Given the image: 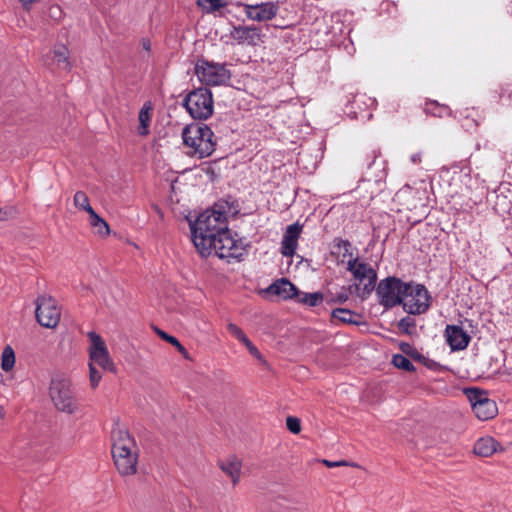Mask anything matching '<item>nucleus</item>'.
I'll use <instances>...</instances> for the list:
<instances>
[{
  "label": "nucleus",
  "instance_id": "nucleus-1",
  "mask_svg": "<svg viewBox=\"0 0 512 512\" xmlns=\"http://www.w3.org/2000/svg\"><path fill=\"white\" fill-rule=\"evenodd\" d=\"M228 227L226 215L214 209L201 213L194 222H190L192 241L202 256L211 254V245Z\"/></svg>",
  "mask_w": 512,
  "mask_h": 512
},
{
  "label": "nucleus",
  "instance_id": "nucleus-2",
  "mask_svg": "<svg viewBox=\"0 0 512 512\" xmlns=\"http://www.w3.org/2000/svg\"><path fill=\"white\" fill-rule=\"evenodd\" d=\"M111 440L112 457L118 472L123 476L136 474L139 449L135 439L126 429L117 426L111 432Z\"/></svg>",
  "mask_w": 512,
  "mask_h": 512
},
{
  "label": "nucleus",
  "instance_id": "nucleus-3",
  "mask_svg": "<svg viewBox=\"0 0 512 512\" xmlns=\"http://www.w3.org/2000/svg\"><path fill=\"white\" fill-rule=\"evenodd\" d=\"M184 144L190 148L189 154L199 159L210 156L216 146L214 132L205 124H190L182 131Z\"/></svg>",
  "mask_w": 512,
  "mask_h": 512
},
{
  "label": "nucleus",
  "instance_id": "nucleus-4",
  "mask_svg": "<svg viewBox=\"0 0 512 512\" xmlns=\"http://www.w3.org/2000/svg\"><path fill=\"white\" fill-rule=\"evenodd\" d=\"M49 396L57 410L74 414L79 410V404L72 388V382L66 377H55L49 386Z\"/></svg>",
  "mask_w": 512,
  "mask_h": 512
},
{
  "label": "nucleus",
  "instance_id": "nucleus-5",
  "mask_svg": "<svg viewBox=\"0 0 512 512\" xmlns=\"http://www.w3.org/2000/svg\"><path fill=\"white\" fill-rule=\"evenodd\" d=\"M183 107L193 119H208L214 110L212 92L202 87L190 91L183 100Z\"/></svg>",
  "mask_w": 512,
  "mask_h": 512
},
{
  "label": "nucleus",
  "instance_id": "nucleus-6",
  "mask_svg": "<svg viewBox=\"0 0 512 512\" xmlns=\"http://www.w3.org/2000/svg\"><path fill=\"white\" fill-rule=\"evenodd\" d=\"M247 245L242 239H236L232 232L226 228L217 238H214L211 245V252L227 262L241 261L247 253Z\"/></svg>",
  "mask_w": 512,
  "mask_h": 512
},
{
  "label": "nucleus",
  "instance_id": "nucleus-7",
  "mask_svg": "<svg viewBox=\"0 0 512 512\" xmlns=\"http://www.w3.org/2000/svg\"><path fill=\"white\" fill-rule=\"evenodd\" d=\"M195 74L202 84L207 86L224 85L231 79L226 64L199 59L195 65Z\"/></svg>",
  "mask_w": 512,
  "mask_h": 512
},
{
  "label": "nucleus",
  "instance_id": "nucleus-8",
  "mask_svg": "<svg viewBox=\"0 0 512 512\" xmlns=\"http://www.w3.org/2000/svg\"><path fill=\"white\" fill-rule=\"evenodd\" d=\"M407 283L396 277H387L375 286L378 302L389 309L401 304Z\"/></svg>",
  "mask_w": 512,
  "mask_h": 512
},
{
  "label": "nucleus",
  "instance_id": "nucleus-9",
  "mask_svg": "<svg viewBox=\"0 0 512 512\" xmlns=\"http://www.w3.org/2000/svg\"><path fill=\"white\" fill-rule=\"evenodd\" d=\"M401 304L412 315L425 313L431 305V296L424 285L407 283Z\"/></svg>",
  "mask_w": 512,
  "mask_h": 512
},
{
  "label": "nucleus",
  "instance_id": "nucleus-10",
  "mask_svg": "<svg viewBox=\"0 0 512 512\" xmlns=\"http://www.w3.org/2000/svg\"><path fill=\"white\" fill-rule=\"evenodd\" d=\"M347 270L353 275L355 281L363 285L360 289V297L367 298L376 286V270L370 264L360 261L358 257L348 259Z\"/></svg>",
  "mask_w": 512,
  "mask_h": 512
},
{
  "label": "nucleus",
  "instance_id": "nucleus-11",
  "mask_svg": "<svg viewBox=\"0 0 512 512\" xmlns=\"http://www.w3.org/2000/svg\"><path fill=\"white\" fill-rule=\"evenodd\" d=\"M464 394L479 420L486 421L496 416L498 411L496 403L488 397L487 392L478 388H466Z\"/></svg>",
  "mask_w": 512,
  "mask_h": 512
},
{
  "label": "nucleus",
  "instance_id": "nucleus-12",
  "mask_svg": "<svg viewBox=\"0 0 512 512\" xmlns=\"http://www.w3.org/2000/svg\"><path fill=\"white\" fill-rule=\"evenodd\" d=\"M90 345L88 347L89 363L97 364L103 370L115 372V364L102 337L95 331L87 333Z\"/></svg>",
  "mask_w": 512,
  "mask_h": 512
},
{
  "label": "nucleus",
  "instance_id": "nucleus-13",
  "mask_svg": "<svg viewBox=\"0 0 512 512\" xmlns=\"http://www.w3.org/2000/svg\"><path fill=\"white\" fill-rule=\"evenodd\" d=\"M35 316L37 322L45 328H55L60 321V309L56 300L49 295H40L36 299Z\"/></svg>",
  "mask_w": 512,
  "mask_h": 512
},
{
  "label": "nucleus",
  "instance_id": "nucleus-14",
  "mask_svg": "<svg viewBox=\"0 0 512 512\" xmlns=\"http://www.w3.org/2000/svg\"><path fill=\"white\" fill-rule=\"evenodd\" d=\"M235 5L242 7L246 17L256 22H265L274 19L280 8L277 2H261L256 4L237 2Z\"/></svg>",
  "mask_w": 512,
  "mask_h": 512
},
{
  "label": "nucleus",
  "instance_id": "nucleus-15",
  "mask_svg": "<svg viewBox=\"0 0 512 512\" xmlns=\"http://www.w3.org/2000/svg\"><path fill=\"white\" fill-rule=\"evenodd\" d=\"M261 29L255 26H233L230 37L240 45L256 46L262 42Z\"/></svg>",
  "mask_w": 512,
  "mask_h": 512
},
{
  "label": "nucleus",
  "instance_id": "nucleus-16",
  "mask_svg": "<svg viewBox=\"0 0 512 512\" xmlns=\"http://www.w3.org/2000/svg\"><path fill=\"white\" fill-rule=\"evenodd\" d=\"M445 335L447 343L454 351L465 349L470 342V336L457 325H447Z\"/></svg>",
  "mask_w": 512,
  "mask_h": 512
},
{
  "label": "nucleus",
  "instance_id": "nucleus-17",
  "mask_svg": "<svg viewBox=\"0 0 512 512\" xmlns=\"http://www.w3.org/2000/svg\"><path fill=\"white\" fill-rule=\"evenodd\" d=\"M218 467L231 479L232 485L239 484L241 479L242 461L236 456H229L218 461Z\"/></svg>",
  "mask_w": 512,
  "mask_h": 512
},
{
  "label": "nucleus",
  "instance_id": "nucleus-18",
  "mask_svg": "<svg viewBox=\"0 0 512 512\" xmlns=\"http://www.w3.org/2000/svg\"><path fill=\"white\" fill-rule=\"evenodd\" d=\"M268 291L282 297L283 299H296L298 288L288 279L282 278L271 284Z\"/></svg>",
  "mask_w": 512,
  "mask_h": 512
},
{
  "label": "nucleus",
  "instance_id": "nucleus-19",
  "mask_svg": "<svg viewBox=\"0 0 512 512\" xmlns=\"http://www.w3.org/2000/svg\"><path fill=\"white\" fill-rule=\"evenodd\" d=\"M500 447L499 443L492 437H482L474 444V453L481 457L492 456Z\"/></svg>",
  "mask_w": 512,
  "mask_h": 512
},
{
  "label": "nucleus",
  "instance_id": "nucleus-20",
  "mask_svg": "<svg viewBox=\"0 0 512 512\" xmlns=\"http://www.w3.org/2000/svg\"><path fill=\"white\" fill-rule=\"evenodd\" d=\"M331 316L345 324L360 325L362 323L360 314L346 308L333 309Z\"/></svg>",
  "mask_w": 512,
  "mask_h": 512
},
{
  "label": "nucleus",
  "instance_id": "nucleus-21",
  "mask_svg": "<svg viewBox=\"0 0 512 512\" xmlns=\"http://www.w3.org/2000/svg\"><path fill=\"white\" fill-rule=\"evenodd\" d=\"M324 293L322 292H313V293H307V292H301L298 290L296 301L300 304L309 306V307H316L320 305L323 301Z\"/></svg>",
  "mask_w": 512,
  "mask_h": 512
},
{
  "label": "nucleus",
  "instance_id": "nucleus-22",
  "mask_svg": "<svg viewBox=\"0 0 512 512\" xmlns=\"http://www.w3.org/2000/svg\"><path fill=\"white\" fill-rule=\"evenodd\" d=\"M89 224L94 229V232L101 237H106L110 234L108 223L95 211L89 215Z\"/></svg>",
  "mask_w": 512,
  "mask_h": 512
},
{
  "label": "nucleus",
  "instance_id": "nucleus-23",
  "mask_svg": "<svg viewBox=\"0 0 512 512\" xmlns=\"http://www.w3.org/2000/svg\"><path fill=\"white\" fill-rule=\"evenodd\" d=\"M424 111L435 117L443 118L452 114L451 109L447 105L439 104L436 101L426 102Z\"/></svg>",
  "mask_w": 512,
  "mask_h": 512
},
{
  "label": "nucleus",
  "instance_id": "nucleus-24",
  "mask_svg": "<svg viewBox=\"0 0 512 512\" xmlns=\"http://www.w3.org/2000/svg\"><path fill=\"white\" fill-rule=\"evenodd\" d=\"M325 301L328 305L343 304L349 299V292L346 287H341L338 291L332 292L328 290L324 294Z\"/></svg>",
  "mask_w": 512,
  "mask_h": 512
},
{
  "label": "nucleus",
  "instance_id": "nucleus-25",
  "mask_svg": "<svg viewBox=\"0 0 512 512\" xmlns=\"http://www.w3.org/2000/svg\"><path fill=\"white\" fill-rule=\"evenodd\" d=\"M150 110L151 107L146 104L140 109L138 133L141 136L149 134V125L151 121Z\"/></svg>",
  "mask_w": 512,
  "mask_h": 512
},
{
  "label": "nucleus",
  "instance_id": "nucleus-26",
  "mask_svg": "<svg viewBox=\"0 0 512 512\" xmlns=\"http://www.w3.org/2000/svg\"><path fill=\"white\" fill-rule=\"evenodd\" d=\"M15 362L16 356L14 349L10 345H6L1 354V369L5 372H9L14 368Z\"/></svg>",
  "mask_w": 512,
  "mask_h": 512
},
{
  "label": "nucleus",
  "instance_id": "nucleus-27",
  "mask_svg": "<svg viewBox=\"0 0 512 512\" xmlns=\"http://www.w3.org/2000/svg\"><path fill=\"white\" fill-rule=\"evenodd\" d=\"M197 6L204 13L212 14L227 6L225 0H197Z\"/></svg>",
  "mask_w": 512,
  "mask_h": 512
},
{
  "label": "nucleus",
  "instance_id": "nucleus-28",
  "mask_svg": "<svg viewBox=\"0 0 512 512\" xmlns=\"http://www.w3.org/2000/svg\"><path fill=\"white\" fill-rule=\"evenodd\" d=\"M73 203L76 208L87 212L89 215L95 211L93 207L90 205V201L87 194L83 191H77L74 194Z\"/></svg>",
  "mask_w": 512,
  "mask_h": 512
},
{
  "label": "nucleus",
  "instance_id": "nucleus-29",
  "mask_svg": "<svg viewBox=\"0 0 512 512\" xmlns=\"http://www.w3.org/2000/svg\"><path fill=\"white\" fill-rule=\"evenodd\" d=\"M333 248L337 251L338 254L342 253L344 258L347 256H349V259L356 258L352 252V244L346 239L335 238L333 240Z\"/></svg>",
  "mask_w": 512,
  "mask_h": 512
},
{
  "label": "nucleus",
  "instance_id": "nucleus-30",
  "mask_svg": "<svg viewBox=\"0 0 512 512\" xmlns=\"http://www.w3.org/2000/svg\"><path fill=\"white\" fill-rule=\"evenodd\" d=\"M154 330L161 339H163V340L167 341L168 343H170L171 345H173L181 354H183L185 357H187V350L179 342V340L176 337L169 335L168 333H166L165 331H163L157 327H155Z\"/></svg>",
  "mask_w": 512,
  "mask_h": 512
},
{
  "label": "nucleus",
  "instance_id": "nucleus-31",
  "mask_svg": "<svg viewBox=\"0 0 512 512\" xmlns=\"http://www.w3.org/2000/svg\"><path fill=\"white\" fill-rule=\"evenodd\" d=\"M392 363L395 367L407 372H412L415 370L412 362L402 354H395L392 358Z\"/></svg>",
  "mask_w": 512,
  "mask_h": 512
},
{
  "label": "nucleus",
  "instance_id": "nucleus-32",
  "mask_svg": "<svg viewBox=\"0 0 512 512\" xmlns=\"http://www.w3.org/2000/svg\"><path fill=\"white\" fill-rule=\"evenodd\" d=\"M297 246L298 242L284 235L281 242L282 255L286 257H292L297 249Z\"/></svg>",
  "mask_w": 512,
  "mask_h": 512
},
{
  "label": "nucleus",
  "instance_id": "nucleus-33",
  "mask_svg": "<svg viewBox=\"0 0 512 512\" xmlns=\"http://www.w3.org/2000/svg\"><path fill=\"white\" fill-rule=\"evenodd\" d=\"M55 58L58 62V66L63 69H69L70 64L68 61V50L65 46L58 47L54 50Z\"/></svg>",
  "mask_w": 512,
  "mask_h": 512
},
{
  "label": "nucleus",
  "instance_id": "nucleus-34",
  "mask_svg": "<svg viewBox=\"0 0 512 512\" xmlns=\"http://www.w3.org/2000/svg\"><path fill=\"white\" fill-rule=\"evenodd\" d=\"M89 367V382L92 389H96L102 379V373L96 369L93 363H88Z\"/></svg>",
  "mask_w": 512,
  "mask_h": 512
},
{
  "label": "nucleus",
  "instance_id": "nucleus-35",
  "mask_svg": "<svg viewBox=\"0 0 512 512\" xmlns=\"http://www.w3.org/2000/svg\"><path fill=\"white\" fill-rule=\"evenodd\" d=\"M496 198H497V201L495 203L494 209L499 214H504V213L508 212L510 210V204L512 203V201H509V203H507L506 197L503 195L502 191L497 193Z\"/></svg>",
  "mask_w": 512,
  "mask_h": 512
},
{
  "label": "nucleus",
  "instance_id": "nucleus-36",
  "mask_svg": "<svg viewBox=\"0 0 512 512\" xmlns=\"http://www.w3.org/2000/svg\"><path fill=\"white\" fill-rule=\"evenodd\" d=\"M301 231H302V226L299 225L298 223H294L287 227L284 235L293 239L294 241L298 242Z\"/></svg>",
  "mask_w": 512,
  "mask_h": 512
},
{
  "label": "nucleus",
  "instance_id": "nucleus-37",
  "mask_svg": "<svg viewBox=\"0 0 512 512\" xmlns=\"http://www.w3.org/2000/svg\"><path fill=\"white\" fill-rule=\"evenodd\" d=\"M301 231H302V226L299 225L298 223H294L287 227L284 235L293 239L294 241L298 242Z\"/></svg>",
  "mask_w": 512,
  "mask_h": 512
},
{
  "label": "nucleus",
  "instance_id": "nucleus-38",
  "mask_svg": "<svg viewBox=\"0 0 512 512\" xmlns=\"http://www.w3.org/2000/svg\"><path fill=\"white\" fill-rule=\"evenodd\" d=\"M227 330L233 337L238 339L241 343L247 338L246 334L242 331V329L234 323H229L227 325Z\"/></svg>",
  "mask_w": 512,
  "mask_h": 512
},
{
  "label": "nucleus",
  "instance_id": "nucleus-39",
  "mask_svg": "<svg viewBox=\"0 0 512 512\" xmlns=\"http://www.w3.org/2000/svg\"><path fill=\"white\" fill-rule=\"evenodd\" d=\"M286 426L293 434H298L301 431L300 420L297 417L289 416L286 419Z\"/></svg>",
  "mask_w": 512,
  "mask_h": 512
},
{
  "label": "nucleus",
  "instance_id": "nucleus-40",
  "mask_svg": "<svg viewBox=\"0 0 512 512\" xmlns=\"http://www.w3.org/2000/svg\"><path fill=\"white\" fill-rule=\"evenodd\" d=\"M246 348L248 349V351L250 352V354L252 356H254L257 360L261 361V362H265L262 354L260 353V351L257 349V347L249 340V338L247 337L243 342H242Z\"/></svg>",
  "mask_w": 512,
  "mask_h": 512
},
{
  "label": "nucleus",
  "instance_id": "nucleus-41",
  "mask_svg": "<svg viewBox=\"0 0 512 512\" xmlns=\"http://www.w3.org/2000/svg\"><path fill=\"white\" fill-rule=\"evenodd\" d=\"M414 326H415L414 320L411 319L410 317H405V318L401 319L399 322L400 329H402L405 332H409V328L414 327Z\"/></svg>",
  "mask_w": 512,
  "mask_h": 512
},
{
  "label": "nucleus",
  "instance_id": "nucleus-42",
  "mask_svg": "<svg viewBox=\"0 0 512 512\" xmlns=\"http://www.w3.org/2000/svg\"><path fill=\"white\" fill-rule=\"evenodd\" d=\"M323 464L329 468H333V467L345 466V465H347V462L346 461L323 460Z\"/></svg>",
  "mask_w": 512,
  "mask_h": 512
},
{
  "label": "nucleus",
  "instance_id": "nucleus-43",
  "mask_svg": "<svg viewBox=\"0 0 512 512\" xmlns=\"http://www.w3.org/2000/svg\"><path fill=\"white\" fill-rule=\"evenodd\" d=\"M422 363L426 367H428L429 369H432V370H437L438 367L440 366L436 361L428 359L427 357H425V359H423Z\"/></svg>",
  "mask_w": 512,
  "mask_h": 512
},
{
  "label": "nucleus",
  "instance_id": "nucleus-44",
  "mask_svg": "<svg viewBox=\"0 0 512 512\" xmlns=\"http://www.w3.org/2000/svg\"><path fill=\"white\" fill-rule=\"evenodd\" d=\"M410 161H411L412 164H415V165L420 164L422 162V152L418 151L416 153H413L410 156Z\"/></svg>",
  "mask_w": 512,
  "mask_h": 512
},
{
  "label": "nucleus",
  "instance_id": "nucleus-45",
  "mask_svg": "<svg viewBox=\"0 0 512 512\" xmlns=\"http://www.w3.org/2000/svg\"><path fill=\"white\" fill-rule=\"evenodd\" d=\"M38 1L39 0H19V2L22 4L23 8L26 11H29L31 9V6Z\"/></svg>",
  "mask_w": 512,
  "mask_h": 512
},
{
  "label": "nucleus",
  "instance_id": "nucleus-46",
  "mask_svg": "<svg viewBox=\"0 0 512 512\" xmlns=\"http://www.w3.org/2000/svg\"><path fill=\"white\" fill-rule=\"evenodd\" d=\"M410 356L415 359V360H418L419 362H422L423 359H425V356H423L422 354H420L415 348L412 349V352L410 353Z\"/></svg>",
  "mask_w": 512,
  "mask_h": 512
},
{
  "label": "nucleus",
  "instance_id": "nucleus-47",
  "mask_svg": "<svg viewBox=\"0 0 512 512\" xmlns=\"http://www.w3.org/2000/svg\"><path fill=\"white\" fill-rule=\"evenodd\" d=\"M412 349H413V347L408 343L401 344V350L408 355H410V353L412 352Z\"/></svg>",
  "mask_w": 512,
  "mask_h": 512
},
{
  "label": "nucleus",
  "instance_id": "nucleus-48",
  "mask_svg": "<svg viewBox=\"0 0 512 512\" xmlns=\"http://www.w3.org/2000/svg\"><path fill=\"white\" fill-rule=\"evenodd\" d=\"M142 46H143V48H144L146 51H150V49H151V43H150V40H148V39H143V41H142Z\"/></svg>",
  "mask_w": 512,
  "mask_h": 512
},
{
  "label": "nucleus",
  "instance_id": "nucleus-49",
  "mask_svg": "<svg viewBox=\"0 0 512 512\" xmlns=\"http://www.w3.org/2000/svg\"><path fill=\"white\" fill-rule=\"evenodd\" d=\"M5 417V410L3 406L0 405V419H3Z\"/></svg>",
  "mask_w": 512,
  "mask_h": 512
},
{
  "label": "nucleus",
  "instance_id": "nucleus-50",
  "mask_svg": "<svg viewBox=\"0 0 512 512\" xmlns=\"http://www.w3.org/2000/svg\"><path fill=\"white\" fill-rule=\"evenodd\" d=\"M509 98L512 97V91L509 92V95H508Z\"/></svg>",
  "mask_w": 512,
  "mask_h": 512
},
{
  "label": "nucleus",
  "instance_id": "nucleus-51",
  "mask_svg": "<svg viewBox=\"0 0 512 512\" xmlns=\"http://www.w3.org/2000/svg\"><path fill=\"white\" fill-rule=\"evenodd\" d=\"M500 99H501V101H504V96H503V95H501V96H500Z\"/></svg>",
  "mask_w": 512,
  "mask_h": 512
}]
</instances>
